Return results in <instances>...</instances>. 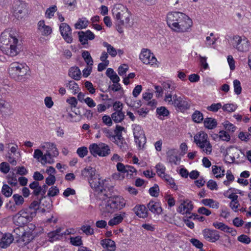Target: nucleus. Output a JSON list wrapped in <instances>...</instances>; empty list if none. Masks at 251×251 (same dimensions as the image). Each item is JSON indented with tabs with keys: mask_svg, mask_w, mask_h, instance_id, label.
<instances>
[{
	"mask_svg": "<svg viewBox=\"0 0 251 251\" xmlns=\"http://www.w3.org/2000/svg\"><path fill=\"white\" fill-rule=\"evenodd\" d=\"M132 126L135 142L138 148L143 149L146 142L143 129L138 125H133Z\"/></svg>",
	"mask_w": 251,
	"mask_h": 251,
	"instance_id": "9b49d317",
	"label": "nucleus"
},
{
	"mask_svg": "<svg viewBox=\"0 0 251 251\" xmlns=\"http://www.w3.org/2000/svg\"><path fill=\"white\" fill-rule=\"evenodd\" d=\"M135 214L141 218H145L148 217V212L146 207L144 205H137L133 208Z\"/></svg>",
	"mask_w": 251,
	"mask_h": 251,
	"instance_id": "b1692460",
	"label": "nucleus"
},
{
	"mask_svg": "<svg viewBox=\"0 0 251 251\" xmlns=\"http://www.w3.org/2000/svg\"><path fill=\"white\" fill-rule=\"evenodd\" d=\"M163 100L167 105L174 106L181 111L188 109L190 107V103L187 98L178 96L173 91L165 92Z\"/></svg>",
	"mask_w": 251,
	"mask_h": 251,
	"instance_id": "20e7f679",
	"label": "nucleus"
},
{
	"mask_svg": "<svg viewBox=\"0 0 251 251\" xmlns=\"http://www.w3.org/2000/svg\"><path fill=\"white\" fill-rule=\"evenodd\" d=\"M89 22L85 18L79 19V20L75 24V27L77 29H82L85 28L88 25Z\"/></svg>",
	"mask_w": 251,
	"mask_h": 251,
	"instance_id": "c9c22d12",
	"label": "nucleus"
},
{
	"mask_svg": "<svg viewBox=\"0 0 251 251\" xmlns=\"http://www.w3.org/2000/svg\"><path fill=\"white\" fill-rule=\"evenodd\" d=\"M126 103L129 106L134 108H138L141 105V102L140 100L135 101L131 98L126 100Z\"/></svg>",
	"mask_w": 251,
	"mask_h": 251,
	"instance_id": "a18cd8bd",
	"label": "nucleus"
},
{
	"mask_svg": "<svg viewBox=\"0 0 251 251\" xmlns=\"http://www.w3.org/2000/svg\"><path fill=\"white\" fill-rule=\"evenodd\" d=\"M125 117L124 113L121 110L115 111L111 115V118L115 123L121 122Z\"/></svg>",
	"mask_w": 251,
	"mask_h": 251,
	"instance_id": "4c0bfd02",
	"label": "nucleus"
},
{
	"mask_svg": "<svg viewBox=\"0 0 251 251\" xmlns=\"http://www.w3.org/2000/svg\"><path fill=\"white\" fill-rule=\"evenodd\" d=\"M82 56L87 65L93 66V60L88 51L85 50L82 53Z\"/></svg>",
	"mask_w": 251,
	"mask_h": 251,
	"instance_id": "c03bdc74",
	"label": "nucleus"
},
{
	"mask_svg": "<svg viewBox=\"0 0 251 251\" xmlns=\"http://www.w3.org/2000/svg\"><path fill=\"white\" fill-rule=\"evenodd\" d=\"M70 243L75 246H80L82 245L81 237L77 236L76 237H71L70 238Z\"/></svg>",
	"mask_w": 251,
	"mask_h": 251,
	"instance_id": "3c124183",
	"label": "nucleus"
},
{
	"mask_svg": "<svg viewBox=\"0 0 251 251\" xmlns=\"http://www.w3.org/2000/svg\"><path fill=\"white\" fill-rule=\"evenodd\" d=\"M156 173L160 177L164 176L165 174L166 168L164 165L161 163L157 164L155 166Z\"/></svg>",
	"mask_w": 251,
	"mask_h": 251,
	"instance_id": "8fccbe9b",
	"label": "nucleus"
},
{
	"mask_svg": "<svg viewBox=\"0 0 251 251\" xmlns=\"http://www.w3.org/2000/svg\"><path fill=\"white\" fill-rule=\"evenodd\" d=\"M124 130L125 128L124 127L118 125L116 126L114 133H113L112 141L118 139L120 140L121 138H123L122 133Z\"/></svg>",
	"mask_w": 251,
	"mask_h": 251,
	"instance_id": "f704fd0d",
	"label": "nucleus"
},
{
	"mask_svg": "<svg viewBox=\"0 0 251 251\" xmlns=\"http://www.w3.org/2000/svg\"><path fill=\"white\" fill-rule=\"evenodd\" d=\"M203 238L207 241L214 243L219 240L220 235L219 232L214 229L205 228L202 231Z\"/></svg>",
	"mask_w": 251,
	"mask_h": 251,
	"instance_id": "dca6fc26",
	"label": "nucleus"
},
{
	"mask_svg": "<svg viewBox=\"0 0 251 251\" xmlns=\"http://www.w3.org/2000/svg\"><path fill=\"white\" fill-rule=\"evenodd\" d=\"M234 91L237 95H240L242 92V87L239 80L235 79L233 81Z\"/></svg>",
	"mask_w": 251,
	"mask_h": 251,
	"instance_id": "6e6d98bb",
	"label": "nucleus"
},
{
	"mask_svg": "<svg viewBox=\"0 0 251 251\" xmlns=\"http://www.w3.org/2000/svg\"><path fill=\"white\" fill-rule=\"evenodd\" d=\"M223 106L222 105L221 103H214L211 104L210 106H208L207 107L206 109L207 110L213 112H217L220 109L222 108Z\"/></svg>",
	"mask_w": 251,
	"mask_h": 251,
	"instance_id": "5fc2aeb1",
	"label": "nucleus"
},
{
	"mask_svg": "<svg viewBox=\"0 0 251 251\" xmlns=\"http://www.w3.org/2000/svg\"><path fill=\"white\" fill-rule=\"evenodd\" d=\"M137 170L134 167L127 165L126 172H125V174H126V177L128 178H132L137 175Z\"/></svg>",
	"mask_w": 251,
	"mask_h": 251,
	"instance_id": "ea45409f",
	"label": "nucleus"
},
{
	"mask_svg": "<svg viewBox=\"0 0 251 251\" xmlns=\"http://www.w3.org/2000/svg\"><path fill=\"white\" fill-rule=\"evenodd\" d=\"M108 180L97 177L94 181H91L90 186L96 191L101 193L100 196V199L106 196L103 191H105V189L108 188Z\"/></svg>",
	"mask_w": 251,
	"mask_h": 251,
	"instance_id": "f8f14e48",
	"label": "nucleus"
},
{
	"mask_svg": "<svg viewBox=\"0 0 251 251\" xmlns=\"http://www.w3.org/2000/svg\"><path fill=\"white\" fill-rule=\"evenodd\" d=\"M26 3L21 0H15L13 4L11 11L14 15L25 14L26 11Z\"/></svg>",
	"mask_w": 251,
	"mask_h": 251,
	"instance_id": "a211bd4d",
	"label": "nucleus"
},
{
	"mask_svg": "<svg viewBox=\"0 0 251 251\" xmlns=\"http://www.w3.org/2000/svg\"><path fill=\"white\" fill-rule=\"evenodd\" d=\"M161 178L163 179L167 183H168V184H169L172 188L175 189L177 188L174 179L169 175L166 174L161 177Z\"/></svg>",
	"mask_w": 251,
	"mask_h": 251,
	"instance_id": "de8ad7c7",
	"label": "nucleus"
},
{
	"mask_svg": "<svg viewBox=\"0 0 251 251\" xmlns=\"http://www.w3.org/2000/svg\"><path fill=\"white\" fill-rule=\"evenodd\" d=\"M213 226L216 228L226 232L229 229V226L222 222H215L213 223Z\"/></svg>",
	"mask_w": 251,
	"mask_h": 251,
	"instance_id": "49530a36",
	"label": "nucleus"
},
{
	"mask_svg": "<svg viewBox=\"0 0 251 251\" xmlns=\"http://www.w3.org/2000/svg\"><path fill=\"white\" fill-rule=\"evenodd\" d=\"M147 206L149 210L153 214L159 215L162 211L161 205L158 202L150 201Z\"/></svg>",
	"mask_w": 251,
	"mask_h": 251,
	"instance_id": "bb28decb",
	"label": "nucleus"
},
{
	"mask_svg": "<svg viewBox=\"0 0 251 251\" xmlns=\"http://www.w3.org/2000/svg\"><path fill=\"white\" fill-rule=\"evenodd\" d=\"M59 30L64 40L67 43H71L73 41V37L70 26L66 23H62L60 25Z\"/></svg>",
	"mask_w": 251,
	"mask_h": 251,
	"instance_id": "f3484780",
	"label": "nucleus"
},
{
	"mask_svg": "<svg viewBox=\"0 0 251 251\" xmlns=\"http://www.w3.org/2000/svg\"><path fill=\"white\" fill-rule=\"evenodd\" d=\"M120 148V149L123 151H126L128 149V146L124 138L116 140L113 141Z\"/></svg>",
	"mask_w": 251,
	"mask_h": 251,
	"instance_id": "58836bf2",
	"label": "nucleus"
},
{
	"mask_svg": "<svg viewBox=\"0 0 251 251\" xmlns=\"http://www.w3.org/2000/svg\"><path fill=\"white\" fill-rule=\"evenodd\" d=\"M201 203L204 206H208L213 209H218L219 207V203L212 199H204L201 201Z\"/></svg>",
	"mask_w": 251,
	"mask_h": 251,
	"instance_id": "c756f323",
	"label": "nucleus"
},
{
	"mask_svg": "<svg viewBox=\"0 0 251 251\" xmlns=\"http://www.w3.org/2000/svg\"><path fill=\"white\" fill-rule=\"evenodd\" d=\"M7 182L12 186H15L17 184V179L14 173L12 175L9 174L7 176Z\"/></svg>",
	"mask_w": 251,
	"mask_h": 251,
	"instance_id": "4d7b16f0",
	"label": "nucleus"
},
{
	"mask_svg": "<svg viewBox=\"0 0 251 251\" xmlns=\"http://www.w3.org/2000/svg\"><path fill=\"white\" fill-rule=\"evenodd\" d=\"M29 68L25 63L14 62L10 64L8 73L10 76L17 81H20L26 75Z\"/></svg>",
	"mask_w": 251,
	"mask_h": 251,
	"instance_id": "423d86ee",
	"label": "nucleus"
},
{
	"mask_svg": "<svg viewBox=\"0 0 251 251\" xmlns=\"http://www.w3.org/2000/svg\"><path fill=\"white\" fill-rule=\"evenodd\" d=\"M237 151V149L232 147L226 148L224 151L223 154L225 156V159L228 162H233L235 159V154Z\"/></svg>",
	"mask_w": 251,
	"mask_h": 251,
	"instance_id": "5701e85b",
	"label": "nucleus"
},
{
	"mask_svg": "<svg viewBox=\"0 0 251 251\" xmlns=\"http://www.w3.org/2000/svg\"><path fill=\"white\" fill-rule=\"evenodd\" d=\"M223 125L227 130L234 132L236 129V127L232 123L228 121H226L223 123Z\"/></svg>",
	"mask_w": 251,
	"mask_h": 251,
	"instance_id": "bf43d9fd",
	"label": "nucleus"
},
{
	"mask_svg": "<svg viewBox=\"0 0 251 251\" xmlns=\"http://www.w3.org/2000/svg\"><path fill=\"white\" fill-rule=\"evenodd\" d=\"M2 194L6 197H9L12 194V189L8 185L4 184L1 189Z\"/></svg>",
	"mask_w": 251,
	"mask_h": 251,
	"instance_id": "603ef678",
	"label": "nucleus"
},
{
	"mask_svg": "<svg viewBox=\"0 0 251 251\" xmlns=\"http://www.w3.org/2000/svg\"><path fill=\"white\" fill-rule=\"evenodd\" d=\"M232 46L234 49L241 52H248L250 48V42L248 38L244 36H234Z\"/></svg>",
	"mask_w": 251,
	"mask_h": 251,
	"instance_id": "9d476101",
	"label": "nucleus"
},
{
	"mask_svg": "<svg viewBox=\"0 0 251 251\" xmlns=\"http://www.w3.org/2000/svg\"><path fill=\"white\" fill-rule=\"evenodd\" d=\"M129 19L128 17H115V23L116 25L120 26L121 25H124L126 24H128Z\"/></svg>",
	"mask_w": 251,
	"mask_h": 251,
	"instance_id": "37998d69",
	"label": "nucleus"
},
{
	"mask_svg": "<svg viewBox=\"0 0 251 251\" xmlns=\"http://www.w3.org/2000/svg\"><path fill=\"white\" fill-rule=\"evenodd\" d=\"M25 227H23V226H19V227L16 228L14 230V232L17 235L16 238L20 239L23 233L25 231Z\"/></svg>",
	"mask_w": 251,
	"mask_h": 251,
	"instance_id": "774afa93",
	"label": "nucleus"
},
{
	"mask_svg": "<svg viewBox=\"0 0 251 251\" xmlns=\"http://www.w3.org/2000/svg\"><path fill=\"white\" fill-rule=\"evenodd\" d=\"M12 198L15 202V205H22L24 202V199L21 195L19 194H14Z\"/></svg>",
	"mask_w": 251,
	"mask_h": 251,
	"instance_id": "13d9d810",
	"label": "nucleus"
},
{
	"mask_svg": "<svg viewBox=\"0 0 251 251\" xmlns=\"http://www.w3.org/2000/svg\"><path fill=\"white\" fill-rule=\"evenodd\" d=\"M238 106L235 103H226L224 104L222 107L224 111L228 113L234 112L237 108Z\"/></svg>",
	"mask_w": 251,
	"mask_h": 251,
	"instance_id": "79ce46f5",
	"label": "nucleus"
},
{
	"mask_svg": "<svg viewBox=\"0 0 251 251\" xmlns=\"http://www.w3.org/2000/svg\"><path fill=\"white\" fill-rule=\"evenodd\" d=\"M101 201L99 204L100 213L104 217H107L117 210L124 208L126 204V200L121 196H113L108 197L105 196L101 198Z\"/></svg>",
	"mask_w": 251,
	"mask_h": 251,
	"instance_id": "f03ea898",
	"label": "nucleus"
},
{
	"mask_svg": "<svg viewBox=\"0 0 251 251\" xmlns=\"http://www.w3.org/2000/svg\"><path fill=\"white\" fill-rule=\"evenodd\" d=\"M81 176L83 178L88 180L90 184L91 181H94L97 177L95 169L91 166L84 168L81 171Z\"/></svg>",
	"mask_w": 251,
	"mask_h": 251,
	"instance_id": "6ab92c4d",
	"label": "nucleus"
},
{
	"mask_svg": "<svg viewBox=\"0 0 251 251\" xmlns=\"http://www.w3.org/2000/svg\"><path fill=\"white\" fill-rule=\"evenodd\" d=\"M126 216V213L122 212L120 214H116L108 222V225L111 226L117 225L121 223Z\"/></svg>",
	"mask_w": 251,
	"mask_h": 251,
	"instance_id": "cd10ccee",
	"label": "nucleus"
},
{
	"mask_svg": "<svg viewBox=\"0 0 251 251\" xmlns=\"http://www.w3.org/2000/svg\"><path fill=\"white\" fill-rule=\"evenodd\" d=\"M36 216V212L30 211V209H23L17 213L13 218L14 223L19 226H23L30 222Z\"/></svg>",
	"mask_w": 251,
	"mask_h": 251,
	"instance_id": "6e6552de",
	"label": "nucleus"
},
{
	"mask_svg": "<svg viewBox=\"0 0 251 251\" xmlns=\"http://www.w3.org/2000/svg\"><path fill=\"white\" fill-rule=\"evenodd\" d=\"M89 149L90 153L94 156L104 157L110 153V149L109 146L103 143L99 144L93 143L89 146Z\"/></svg>",
	"mask_w": 251,
	"mask_h": 251,
	"instance_id": "1a4fd4ad",
	"label": "nucleus"
},
{
	"mask_svg": "<svg viewBox=\"0 0 251 251\" xmlns=\"http://www.w3.org/2000/svg\"><path fill=\"white\" fill-rule=\"evenodd\" d=\"M204 126L209 129L214 128L217 126V121L215 119L211 118H206L203 121Z\"/></svg>",
	"mask_w": 251,
	"mask_h": 251,
	"instance_id": "473e14b6",
	"label": "nucleus"
},
{
	"mask_svg": "<svg viewBox=\"0 0 251 251\" xmlns=\"http://www.w3.org/2000/svg\"><path fill=\"white\" fill-rule=\"evenodd\" d=\"M216 41V38L214 36V34L211 33L210 35L206 37L205 45L207 47H211Z\"/></svg>",
	"mask_w": 251,
	"mask_h": 251,
	"instance_id": "09e8293b",
	"label": "nucleus"
},
{
	"mask_svg": "<svg viewBox=\"0 0 251 251\" xmlns=\"http://www.w3.org/2000/svg\"><path fill=\"white\" fill-rule=\"evenodd\" d=\"M218 135L220 139L224 141L228 142L231 138L230 135L225 130L220 131Z\"/></svg>",
	"mask_w": 251,
	"mask_h": 251,
	"instance_id": "864d4df0",
	"label": "nucleus"
},
{
	"mask_svg": "<svg viewBox=\"0 0 251 251\" xmlns=\"http://www.w3.org/2000/svg\"><path fill=\"white\" fill-rule=\"evenodd\" d=\"M61 228H58L55 230L50 232L48 233V236L49 239V241L53 242L55 241L58 240L61 237Z\"/></svg>",
	"mask_w": 251,
	"mask_h": 251,
	"instance_id": "2f4dec72",
	"label": "nucleus"
},
{
	"mask_svg": "<svg viewBox=\"0 0 251 251\" xmlns=\"http://www.w3.org/2000/svg\"><path fill=\"white\" fill-rule=\"evenodd\" d=\"M167 158L169 163L176 165H179L181 158L178 156V151L176 149H172L167 152Z\"/></svg>",
	"mask_w": 251,
	"mask_h": 251,
	"instance_id": "4be33fe9",
	"label": "nucleus"
},
{
	"mask_svg": "<svg viewBox=\"0 0 251 251\" xmlns=\"http://www.w3.org/2000/svg\"><path fill=\"white\" fill-rule=\"evenodd\" d=\"M88 152V149L86 147L78 148L76 151L77 154L81 158H83L84 156L87 155Z\"/></svg>",
	"mask_w": 251,
	"mask_h": 251,
	"instance_id": "680f3d73",
	"label": "nucleus"
},
{
	"mask_svg": "<svg viewBox=\"0 0 251 251\" xmlns=\"http://www.w3.org/2000/svg\"><path fill=\"white\" fill-rule=\"evenodd\" d=\"M102 46L106 49L107 53L111 57H114L117 55V50L110 44L106 42H103Z\"/></svg>",
	"mask_w": 251,
	"mask_h": 251,
	"instance_id": "e433bc0d",
	"label": "nucleus"
},
{
	"mask_svg": "<svg viewBox=\"0 0 251 251\" xmlns=\"http://www.w3.org/2000/svg\"><path fill=\"white\" fill-rule=\"evenodd\" d=\"M40 147L46 151L42 158V164H52L54 162L53 157L58 155V151L56 145L51 142H44L41 144Z\"/></svg>",
	"mask_w": 251,
	"mask_h": 251,
	"instance_id": "0eeeda50",
	"label": "nucleus"
},
{
	"mask_svg": "<svg viewBox=\"0 0 251 251\" xmlns=\"http://www.w3.org/2000/svg\"><path fill=\"white\" fill-rule=\"evenodd\" d=\"M77 34L79 42L85 48L88 46L89 41H92L96 37L95 34L90 30L79 31Z\"/></svg>",
	"mask_w": 251,
	"mask_h": 251,
	"instance_id": "2eb2a0df",
	"label": "nucleus"
},
{
	"mask_svg": "<svg viewBox=\"0 0 251 251\" xmlns=\"http://www.w3.org/2000/svg\"><path fill=\"white\" fill-rule=\"evenodd\" d=\"M69 75L72 78L78 80L81 78V73L78 67H73L69 70Z\"/></svg>",
	"mask_w": 251,
	"mask_h": 251,
	"instance_id": "7c9ffc66",
	"label": "nucleus"
},
{
	"mask_svg": "<svg viewBox=\"0 0 251 251\" xmlns=\"http://www.w3.org/2000/svg\"><path fill=\"white\" fill-rule=\"evenodd\" d=\"M175 17H167V23L168 26L176 32H189L193 25V22L189 17H178L175 20Z\"/></svg>",
	"mask_w": 251,
	"mask_h": 251,
	"instance_id": "7ed1b4c3",
	"label": "nucleus"
},
{
	"mask_svg": "<svg viewBox=\"0 0 251 251\" xmlns=\"http://www.w3.org/2000/svg\"><path fill=\"white\" fill-rule=\"evenodd\" d=\"M13 239V236L10 233L4 234L0 241V247L6 248L12 243Z\"/></svg>",
	"mask_w": 251,
	"mask_h": 251,
	"instance_id": "393cba45",
	"label": "nucleus"
},
{
	"mask_svg": "<svg viewBox=\"0 0 251 251\" xmlns=\"http://www.w3.org/2000/svg\"><path fill=\"white\" fill-rule=\"evenodd\" d=\"M193 121L196 123H200L203 120V114L198 110H196L192 115Z\"/></svg>",
	"mask_w": 251,
	"mask_h": 251,
	"instance_id": "a19ab883",
	"label": "nucleus"
},
{
	"mask_svg": "<svg viewBox=\"0 0 251 251\" xmlns=\"http://www.w3.org/2000/svg\"><path fill=\"white\" fill-rule=\"evenodd\" d=\"M226 177L227 180H225L224 181V184L226 186H228L230 182H232L234 179V177L233 175L232 174L230 171L228 170L226 173Z\"/></svg>",
	"mask_w": 251,
	"mask_h": 251,
	"instance_id": "69168bd1",
	"label": "nucleus"
},
{
	"mask_svg": "<svg viewBox=\"0 0 251 251\" xmlns=\"http://www.w3.org/2000/svg\"><path fill=\"white\" fill-rule=\"evenodd\" d=\"M156 113L159 116H167L169 115V112L168 110L164 106H161L157 108Z\"/></svg>",
	"mask_w": 251,
	"mask_h": 251,
	"instance_id": "e2e57ef3",
	"label": "nucleus"
},
{
	"mask_svg": "<svg viewBox=\"0 0 251 251\" xmlns=\"http://www.w3.org/2000/svg\"><path fill=\"white\" fill-rule=\"evenodd\" d=\"M100 244L104 249H107V251H115L116 250L115 243L110 239H104L101 240Z\"/></svg>",
	"mask_w": 251,
	"mask_h": 251,
	"instance_id": "a878e982",
	"label": "nucleus"
},
{
	"mask_svg": "<svg viewBox=\"0 0 251 251\" xmlns=\"http://www.w3.org/2000/svg\"><path fill=\"white\" fill-rule=\"evenodd\" d=\"M0 50L5 54L16 56L22 50L21 44L15 30L7 29L0 35Z\"/></svg>",
	"mask_w": 251,
	"mask_h": 251,
	"instance_id": "f257e3e1",
	"label": "nucleus"
},
{
	"mask_svg": "<svg viewBox=\"0 0 251 251\" xmlns=\"http://www.w3.org/2000/svg\"><path fill=\"white\" fill-rule=\"evenodd\" d=\"M159 187L156 184H155L153 187H151L149 189V193L152 197H157L159 195Z\"/></svg>",
	"mask_w": 251,
	"mask_h": 251,
	"instance_id": "0e129e2a",
	"label": "nucleus"
},
{
	"mask_svg": "<svg viewBox=\"0 0 251 251\" xmlns=\"http://www.w3.org/2000/svg\"><path fill=\"white\" fill-rule=\"evenodd\" d=\"M194 142L202 152L209 155L212 152V146L207 133L203 131L197 132L194 136Z\"/></svg>",
	"mask_w": 251,
	"mask_h": 251,
	"instance_id": "39448f33",
	"label": "nucleus"
},
{
	"mask_svg": "<svg viewBox=\"0 0 251 251\" xmlns=\"http://www.w3.org/2000/svg\"><path fill=\"white\" fill-rule=\"evenodd\" d=\"M193 208V205L192 201L189 200H186L181 201L177 211L182 215L187 214L191 213Z\"/></svg>",
	"mask_w": 251,
	"mask_h": 251,
	"instance_id": "412c9836",
	"label": "nucleus"
},
{
	"mask_svg": "<svg viewBox=\"0 0 251 251\" xmlns=\"http://www.w3.org/2000/svg\"><path fill=\"white\" fill-rule=\"evenodd\" d=\"M139 58L146 65L153 66L157 63V59L151 50L147 49H143L141 50Z\"/></svg>",
	"mask_w": 251,
	"mask_h": 251,
	"instance_id": "4468645a",
	"label": "nucleus"
},
{
	"mask_svg": "<svg viewBox=\"0 0 251 251\" xmlns=\"http://www.w3.org/2000/svg\"><path fill=\"white\" fill-rule=\"evenodd\" d=\"M129 69L128 66L126 64H123L119 66L118 69V72L120 76H124L128 71Z\"/></svg>",
	"mask_w": 251,
	"mask_h": 251,
	"instance_id": "338daca9",
	"label": "nucleus"
},
{
	"mask_svg": "<svg viewBox=\"0 0 251 251\" xmlns=\"http://www.w3.org/2000/svg\"><path fill=\"white\" fill-rule=\"evenodd\" d=\"M35 228V226L32 224H30L25 226V231L23 233L20 238L17 240V242L23 243L24 245L28 244L34 238L33 232Z\"/></svg>",
	"mask_w": 251,
	"mask_h": 251,
	"instance_id": "ddd939ff",
	"label": "nucleus"
},
{
	"mask_svg": "<svg viewBox=\"0 0 251 251\" xmlns=\"http://www.w3.org/2000/svg\"><path fill=\"white\" fill-rule=\"evenodd\" d=\"M37 32L42 36L48 37L50 35L52 32V28L46 25L44 20H40L37 24Z\"/></svg>",
	"mask_w": 251,
	"mask_h": 251,
	"instance_id": "aec40b11",
	"label": "nucleus"
},
{
	"mask_svg": "<svg viewBox=\"0 0 251 251\" xmlns=\"http://www.w3.org/2000/svg\"><path fill=\"white\" fill-rule=\"evenodd\" d=\"M65 85L67 88L71 91V92L73 95H75L79 92V86L75 81H70L67 83Z\"/></svg>",
	"mask_w": 251,
	"mask_h": 251,
	"instance_id": "72a5a7b5",
	"label": "nucleus"
},
{
	"mask_svg": "<svg viewBox=\"0 0 251 251\" xmlns=\"http://www.w3.org/2000/svg\"><path fill=\"white\" fill-rule=\"evenodd\" d=\"M59 192V190L56 186H51L48 190L47 196L49 197H54L57 195Z\"/></svg>",
	"mask_w": 251,
	"mask_h": 251,
	"instance_id": "052dcab7",
	"label": "nucleus"
},
{
	"mask_svg": "<svg viewBox=\"0 0 251 251\" xmlns=\"http://www.w3.org/2000/svg\"><path fill=\"white\" fill-rule=\"evenodd\" d=\"M212 172L217 178H222L225 175V170L224 168L217 165L212 166Z\"/></svg>",
	"mask_w": 251,
	"mask_h": 251,
	"instance_id": "c85d7f7f",
	"label": "nucleus"
}]
</instances>
